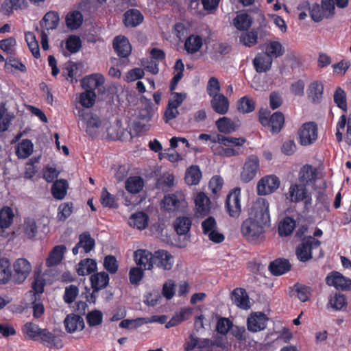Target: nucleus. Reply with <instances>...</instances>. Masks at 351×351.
I'll use <instances>...</instances> for the list:
<instances>
[{
    "mask_svg": "<svg viewBox=\"0 0 351 351\" xmlns=\"http://www.w3.org/2000/svg\"><path fill=\"white\" fill-rule=\"evenodd\" d=\"M254 218H248L241 224L242 235L250 241H257L264 232V226L270 222L269 202L263 197H258L252 208Z\"/></svg>",
    "mask_w": 351,
    "mask_h": 351,
    "instance_id": "obj_1",
    "label": "nucleus"
},
{
    "mask_svg": "<svg viewBox=\"0 0 351 351\" xmlns=\"http://www.w3.org/2000/svg\"><path fill=\"white\" fill-rule=\"evenodd\" d=\"M22 333L27 340L38 341L49 348L61 349L63 343L60 337L47 328H41L32 322H26L21 328Z\"/></svg>",
    "mask_w": 351,
    "mask_h": 351,
    "instance_id": "obj_2",
    "label": "nucleus"
},
{
    "mask_svg": "<svg viewBox=\"0 0 351 351\" xmlns=\"http://www.w3.org/2000/svg\"><path fill=\"white\" fill-rule=\"evenodd\" d=\"M258 121L265 128H268L272 134H278L285 125V116L277 111L272 114L267 109L261 108L258 110Z\"/></svg>",
    "mask_w": 351,
    "mask_h": 351,
    "instance_id": "obj_3",
    "label": "nucleus"
},
{
    "mask_svg": "<svg viewBox=\"0 0 351 351\" xmlns=\"http://www.w3.org/2000/svg\"><path fill=\"white\" fill-rule=\"evenodd\" d=\"M173 77L171 80L169 89L172 92L173 97L171 98L168 101L169 106L177 108L181 105L184 99H185V94L173 92L178 82L183 77V72L184 70V65L181 59H178L176 61L173 66Z\"/></svg>",
    "mask_w": 351,
    "mask_h": 351,
    "instance_id": "obj_4",
    "label": "nucleus"
},
{
    "mask_svg": "<svg viewBox=\"0 0 351 351\" xmlns=\"http://www.w3.org/2000/svg\"><path fill=\"white\" fill-rule=\"evenodd\" d=\"M225 208L230 217L239 218L241 213L240 188H234L228 193L225 201Z\"/></svg>",
    "mask_w": 351,
    "mask_h": 351,
    "instance_id": "obj_5",
    "label": "nucleus"
},
{
    "mask_svg": "<svg viewBox=\"0 0 351 351\" xmlns=\"http://www.w3.org/2000/svg\"><path fill=\"white\" fill-rule=\"evenodd\" d=\"M30 263L25 258H17L13 263L12 282L14 284H22L32 271Z\"/></svg>",
    "mask_w": 351,
    "mask_h": 351,
    "instance_id": "obj_6",
    "label": "nucleus"
},
{
    "mask_svg": "<svg viewBox=\"0 0 351 351\" xmlns=\"http://www.w3.org/2000/svg\"><path fill=\"white\" fill-rule=\"evenodd\" d=\"M317 125L313 121L306 122L298 130L299 143L304 146L314 143L317 139Z\"/></svg>",
    "mask_w": 351,
    "mask_h": 351,
    "instance_id": "obj_7",
    "label": "nucleus"
},
{
    "mask_svg": "<svg viewBox=\"0 0 351 351\" xmlns=\"http://www.w3.org/2000/svg\"><path fill=\"white\" fill-rule=\"evenodd\" d=\"M185 197L182 191L165 195L162 200L163 208L170 213L180 210L185 206Z\"/></svg>",
    "mask_w": 351,
    "mask_h": 351,
    "instance_id": "obj_8",
    "label": "nucleus"
},
{
    "mask_svg": "<svg viewBox=\"0 0 351 351\" xmlns=\"http://www.w3.org/2000/svg\"><path fill=\"white\" fill-rule=\"evenodd\" d=\"M259 170V159L256 155L248 156L241 173V180L245 183L254 178Z\"/></svg>",
    "mask_w": 351,
    "mask_h": 351,
    "instance_id": "obj_9",
    "label": "nucleus"
},
{
    "mask_svg": "<svg viewBox=\"0 0 351 351\" xmlns=\"http://www.w3.org/2000/svg\"><path fill=\"white\" fill-rule=\"evenodd\" d=\"M289 194L293 202H304L306 206L311 204V195L308 192L306 186L301 183L291 184L289 189Z\"/></svg>",
    "mask_w": 351,
    "mask_h": 351,
    "instance_id": "obj_10",
    "label": "nucleus"
},
{
    "mask_svg": "<svg viewBox=\"0 0 351 351\" xmlns=\"http://www.w3.org/2000/svg\"><path fill=\"white\" fill-rule=\"evenodd\" d=\"M326 283L337 290H351V279L343 276L340 272L332 271L326 278Z\"/></svg>",
    "mask_w": 351,
    "mask_h": 351,
    "instance_id": "obj_11",
    "label": "nucleus"
},
{
    "mask_svg": "<svg viewBox=\"0 0 351 351\" xmlns=\"http://www.w3.org/2000/svg\"><path fill=\"white\" fill-rule=\"evenodd\" d=\"M279 186L280 180L276 176H266L258 182L257 193L260 195H266L274 192Z\"/></svg>",
    "mask_w": 351,
    "mask_h": 351,
    "instance_id": "obj_12",
    "label": "nucleus"
},
{
    "mask_svg": "<svg viewBox=\"0 0 351 351\" xmlns=\"http://www.w3.org/2000/svg\"><path fill=\"white\" fill-rule=\"evenodd\" d=\"M173 256L167 250H158L155 252L154 265L164 270H170L173 265Z\"/></svg>",
    "mask_w": 351,
    "mask_h": 351,
    "instance_id": "obj_13",
    "label": "nucleus"
},
{
    "mask_svg": "<svg viewBox=\"0 0 351 351\" xmlns=\"http://www.w3.org/2000/svg\"><path fill=\"white\" fill-rule=\"evenodd\" d=\"M155 252L152 254L147 250L139 249L134 252V258L138 265L145 269H152L154 267Z\"/></svg>",
    "mask_w": 351,
    "mask_h": 351,
    "instance_id": "obj_14",
    "label": "nucleus"
},
{
    "mask_svg": "<svg viewBox=\"0 0 351 351\" xmlns=\"http://www.w3.org/2000/svg\"><path fill=\"white\" fill-rule=\"evenodd\" d=\"M267 34L268 32L263 27L259 26L256 29H252L250 32L242 34L240 36V42L245 46L251 47L257 43L258 36L263 37Z\"/></svg>",
    "mask_w": 351,
    "mask_h": 351,
    "instance_id": "obj_15",
    "label": "nucleus"
},
{
    "mask_svg": "<svg viewBox=\"0 0 351 351\" xmlns=\"http://www.w3.org/2000/svg\"><path fill=\"white\" fill-rule=\"evenodd\" d=\"M308 99L313 104H319L322 102L324 95V84L322 82L313 81L308 86Z\"/></svg>",
    "mask_w": 351,
    "mask_h": 351,
    "instance_id": "obj_16",
    "label": "nucleus"
},
{
    "mask_svg": "<svg viewBox=\"0 0 351 351\" xmlns=\"http://www.w3.org/2000/svg\"><path fill=\"white\" fill-rule=\"evenodd\" d=\"M205 39L200 35L191 34L184 40V49L187 54H195L200 51Z\"/></svg>",
    "mask_w": 351,
    "mask_h": 351,
    "instance_id": "obj_17",
    "label": "nucleus"
},
{
    "mask_svg": "<svg viewBox=\"0 0 351 351\" xmlns=\"http://www.w3.org/2000/svg\"><path fill=\"white\" fill-rule=\"evenodd\" d=\"M113 48L120 58H128L132 51L129 40L122 35L117 36L114 38Z\"/></svg>",
    "mask_w": 351,
    "mask_h": 351,
    "instance_id": "obj_18",
    "label": "nucleus"
},
{
    "mask_svg": "<svg viewBox=\"0 0 351 351\" xmlns=\"http://www.w3.org/2000/svg\"><path fill=\"white\" fill-rule=\"evenodd\" d=\"M254 67L257 73H265L270 70L273 60L265 53H258L253 61Z\"/></svg>",
    "mask_w": 351,
    "mask_h": 351,
    "instance_id": "obj_19",
    "label": "nucleus"
},
{
    "mask_svg": "<svg viewBox=\"0 0 351 351\" xmlns=\"http://www.w3.org/2000/svg\"><path fill=\"white\" fill-rule=\"evenodd\" d=\"M105 80L101 74L95 73L82 78L81 86L85 90L95 91L96 88L102 86Z\"/></svg>",
    "mask_w": 351,
    "mask_h": 351,
    "instance_id": "obj_20",
    "label": "nucleus"
},
{
    "mask_svg": "<svg viewBox=\"0 0 351 351\" xmlns=\"http://www.w3.org/2000/svg\"><path fill=\"white\" fill-rule=\"evenodd\" d=\"M66 250V248L64 245L53 247L46 259V265L50 267L59 265L63 259Z\"/></svg>",
    "mask_w": 351,
    "mask_h": 351,
    "instance_id": "obj_21",
    "label": "nucleus"
},
{
    "mask_svg": "<svg viewBox=\"0 0 351 351\" xmlns=\"http://www.w3.org/2000/svg\"><path fill=\"white\" fill-rule=\"evenodd\" d=\"M210 105L213 110L219 114H225L229 109L228 99L223 94L211 97Z\"/></svg>",
    "mask_w": 351,
    "mask_h": 351,
    "instance_id": "obj_22",
    "label": "nucleus"
},
{
    "mask_svg": "<svg viewBox=\"0 0 351 351\" xmlns=\"http://www.w3.org/2000/svg\"><path fill=\"white\" fill-rule=\"evenodd\" d=\"M267 320L264 313L255 314L247 319V329L251 332H258L264 330L267 326Z\"/></svg>",
    "mask_w": 351,
    "mask_h": 351,
    "instance_id": "obj_23",
    "label": "nucleus"
},
{
    "mask_svg": "<svg viewBox=\"0 0 351 351\" xmlns=\"http://www.w3.org/2000/svg\"><path fill=\"white\" fill-rule=\"evenodd\" d=\"M317 178V169L310 165L303 166L299 173L300 183L307 186L315 182Z\"/></svg>",
    "mask_w": 351,
    "mask_h": 351,
    "instance_id": "obj_24",
    "label": "nucleus"
},
{
    "mask_svg": "<svg viewBox=\"0 0 351 351\" xmlns=\"http://www.w3.org/2000/svg\"><path fill=\"white\" fill-rule=\"evenodd\" d=\"M66 330L72 333L79 330H82L84 328V322L83 318L79 315H69L64 322Z\"/></svg>",
    "mask_w": 351,
    "mask_h": 351,
    "instance_id": "obj_25",
    "label": "nucleus"
},
{
    "mask_svg": "<svg viewBox=\"0 0 351 351\" xmlns=\"http://www.w3.org/2000/svg\"><path fill=\"white\" fill-rule=\"evenodd\" d=\"M143 16L136 9H130L123 15V23L126 27H134L140 25L143 21Z\"/></svg>",
    "mask_w": 351,
    "mask_h": 351,
    "instance_id": "obj_26",
    "label": "nucleus"
},
{
    "mask_svg": "<svg viewBox=\"0 0 351 351\" xmlns=\"http://www.w3.org/2000/svg\"><path fill=\"white\" fill-rule=\"evenodd\" d=\"M109 280L108 274L104 271L93 274L90 280L94 292H98L99 290L106 288L109 283Z\"/></svg>",
    "mask_w": 351,
    "mask_h": 351,
    "instance_id": "obj_27",
    "label": "nucleus"
},
{
    "mask_svg": "<svg viewBox=\"0 0 351 351\" xmlns=\"http://www.w3.org/2000/svg\"><path fill=\"white\" fill-rule=\"evenodd\" d=\"M291 264L287 259L278 258L271 262L269 265L270 272L274 276H280L289 271Z\"/></svg>",
    "mask_w": 351,
    "mask_h": 351,
    "instance_id": "obj_28",
    "label": "nucleus"
},
{
    "mask_svg": "<svg viewBox=\"0 0 351 351\" xmlns=\"http://www.w3.org/2000/svg\"><path fill=\"white\" fill-rule=\"evenodd\" d=\"M97 264L95 260L86 258L81 260L77 265L76 272L79 276L89 275L96 271Z\"/></svg>",
    "mask_w": 351,
    "mask_h": 351,
    "instance_id": "obj_29",
    "label": "nucleus"
},
{
    "mask_svg": "<svg viewBox=\"0 0 351 351\" xmlns=\"http://www.w3.org/2000/svg\"><path fill=\"white\" fill-rule=\"evenodd\" d=\"M298 9L308 10L310 16L315 22H319L326 18L321 5L317 3H315L312 7H310L309 2L306 1L299 5Z\"/></svg>",
    "mask_w": 351,
    "mask_h": 351,
    "instance_id": "obj_30",
    "label": "nucleus"
},
{
    "mask_svg": "<svg viewBox=\"0 0 351 351\" xmlns=\"http://www.w3.org/2000/svg\"><path fill=\"white\" fill-rule=\"evenodd\" d=\"M192 220L188 217H178L173 222V228L179 236H186L189 233Z\"/></svg>",
    "mask_w": 351,
    "mask_h": 351,
    "instance_id": "obj_31",
    "label": "nucleus"
},
{
    "mask_svg": "<svg viewBox=\"0 0 351 351\" xmlns=\"http://www.w3.org/2000/svg\"><path fill=\"white\" fill-rule=\"evenodd\" d=\"M232 299L239 308L243 309H247L250 308L249 297L244 289H234L232 292Z\"/></svg>",
    "mask_w": 351,
    "mask_h": 351,
    "instance_id": "obj_32",
    "label": "nucleus"
},
{
    "mask_svg": "<svg viewBox=\"0 0 351 351\" xmlns=\"http://www.w3.org/2000/svg\"><path fill=\"white\" fill-rule=\"evenodd\" d=\"M83 21V15L78 10L68 12L65 18L66 25L71 30L78 29L82 25Z\"/></svg>",
    "mask_w": 351,
    "mask_h": 351,
    "instance_id": "obj_33",
    "label": "nucleus"
},
{
    "mask_svg": "<svg viewBox=\"0 0 351 351\" xmlns=\"http://www.w3.org/2000/svg\"><path fill=\"white\" fill-rule=\"evenodd\" d=\"M14 214L11 207L5 206L0 209V229L5 230L13 223Z\"/></svg>",
    "mask_w": 351,
    "mask_h": 351,
    "instance_id": "obj_34",
    "label": "nucleus"
},
{
    "mask_svg": "<svg viewBox=\"0 0 351 351\" xmlns=\"http://www.w3.org/2000/svg\"><path fill=\"white\" fill-rule=\"evenodd\" d=\"M265 53L273 60L282 56L285 53V49L279 41L271 40L265 45Z\"/></svg>",
    "mask_w": 351,
    "mask_h": 351,
    "instance_id": "obj_35",
    "label": "nucleus"
},
{
    "mask_svg": "<svg viewBox=\"0 0 351 351\" xmlns=\"http://www.w3.org/2000/svg\"><path fill=\"white\" fill-rule=\"evenodd\" d=\"M12 276L10 261L6 258H0V284L5 285L12 280Z\"/></svg>",
    "mask_w": 351,
    "mask_h": 351,
    "instance_id": "obj_36",
    "label": "nucleus"
},
{
    "mask_svg": "<svg viewBox=\"0 0 351 351\" xmlns=\"http://www.w3.org/2000/svg\"><path fill=\"white\" fill-rule=\"evenodd\" d=\"M295 227V220L290 217H285L279 222L278 232L280 236L287 237L293 232Z\"/></svg>",
    "mask_w": 351,
    "mask_h": 351,
    "instance_id": "obj_37",
    "label": "nucleus"
},
{
    "mask_svg": "<svg viewBox=\"0 0 351 351\" xmlns=\"http://www.w3.org/2000/svg\"><path fill=\"white\" fill-rule=\"evenodd\" d=\"M215 125L219 132L226 134H231L237 130L234 122L226 117L219 118L216 121Z\"/></svg>",
    "mask_w": 351,
    "mask_h": 351,
    "instance_id": "obj_38",
    "label": "nucleus"
},
{
    "mask_svg": "<svg viewBox=\"0 0 351 351\" xmlns=\"http://www.w3.org/2000/svg\"><path fill=\"white\" fill-rule=\"evenodd\" d=\"M60 18L57 12L49 11L47 12L40 23L41 27L49 30L56 29L58 25Z\"/></svg>",
    "mask_w": 351,
    "mask_h": 351,
    "instance_id": "obj_39",
    "label": "nucleus"
},
{
    "mask_svg": "<svg viewBox=\"0 0 351 351\" xmlns=\"http://www.w3.org/2000/svg\"><path fill=\"white\" fill-rule=\"evenodd\" d=\"M149 217L147 215L143 212H137L130 217L129 224L130 226L136 228L138 230L145 229L148 225Z\"/></svg>",
    "mask_w": 351,
    "mask_h": 351,
    "instance_id": "obj_40",
    "label": "nucleus"
},
{
    "mask_svg": "<svg viewBox=\"0 0 351 351\" xmlns=\"http://www.w3.org/2000/svg\"><path fill=\"white\" fill-rule=\"evenodd\" d=\"M101 120L95 114H93L86 121V132L92 138H95L99 135V129L101 126Z\"/></svg>",
    "mask_w": 351,
    "mask_h": 351,
    "instance_id": "obj_41",
    "label": "nucleus"
},
{
    "mask_svg": "<svg viewBox=\"0 0 351 351\" xmlns=\"http://www.w3.org/2000/svg\"><path fill=\"white\" fill-rule=\"evenodd\" d=\"M68 189V182L64 179H60L55 181L51 186V194L56 199L64 198Z\"/></svg>",
    "mask_w": 351,
    "mask_h": 351,
    "instance_id": "obj_42",
    "label": "nucleus"
},
{
    "mask_svg": "<svg viewBox=\"0 0 351 351\" xmlns=\"http://www.w3.org/2000/svg\"><path fill=\"white\" fill-rule=\"evenodd\" d=\"M202 171L197 165H192L185 173V182L188 185H197L202 178Z\"/></svg>",
    "mask_w": 351,
    "mask_h": 351,
    "instance_id": "obj_43",
    "label": "nucleus"
},
{
    "mask_svg": "<svg viewBox=\"0 0 351 351\" xmlns=\"http://www.w3.org/2000/svg\"><path fill=\"white\" fill-rule=\"evenodd\" d=\"M304 239L302 240V243L298 245L295 250V254L298 259L305 263L313 258L312 251Z\"/></svg>",
    "mask_w": 351,
    "mask_h": 351,
    "instance_id": "obj_44",
    "label": "nucleus"
},
{
    "mask_svg": "<svg viewBox=\"0 0 351 351\" xmlns=\"http://www.w3.org/2000/svg\"><path fill=\"white\" fill-rule=\"evenodd\" d=\"M214 141H217V143L226 147L242 146L246 142V139L243 137L235 138L232 136H226L220 134H217V140Z\"/></svg>",
    "mask_w": 351,
    "mask_h": 351,
    "instance_id": "obj_45",
    "label": "nucleus"
},
{
    "mask_svg": "<svg viewBox=\"0 0 351 351\" xmlns=\"http://www.w3.org/2000/svg\"><path fill=\"white\" fill-rule=\"evenodd\" d=\"M233 24L238 30L245 31L251 27L252 19L248 14L241 13L233 19Z\"/></svg>",
    "mask_w": 351,
    "mask_h": 351,
    "instance_id": "obj_46",
    "label": "nucleus"
},
{
    "mask_svg": "<svg viewBox=\"0 0 351 351\" xmlns=\"http://www.w3.org/2000/svg\"><path fill=\"white\" fill-rule=\"evenodd\" d=\"M78 245H80L84 253H89L95 246V241L91 237L89 232H84L79 235Z\"/></svg>",
    "mask_w": 351,
    "mask_h": 351,
    "instance_id": "obj_47",
    "label": "nucleus"
},
{
    "mask_svg": "<svg viewBox=\"0 0 351 351\" xmlns=\"http://www.w3.org/2000/svg\"><path fill=\"white\" fill-rule=\"evenodd\" d=\"M34 145L29 139H23L16 147V154L19 158H27L33 152Z\"/></svg>",
    "mask_w": 351,
    "mask_h": 351,
    "instance_id": "obj_48",
    "label": "nucleus"
},
{
    "mask_svg": "<svg viewBox=\"0 0 351 351\" xmlns=\"http://www.w3.org/2000/svg\"><path fill=\"white\" fill-rule=\"evenodd\" d=\"M143 180L139 176L130 177L125 182L126 190L133 194L139 193L143 189Z\"/></svg>",
    "mask_w": 351,
    "mask_h": 351,
    "instance_id": "obj_49",
    "label": "nucleus"
},
{
    "mask_svg": "<svg viewBox=\"0 0 351 351\" xmlns=\"http://www.w3.org/2000/svg\"><path fill=\"white\" fill-rule=\"evenodd\" d=\"M208 197L205 195L204 193H199L195 199V204L197 212L201 215H206L209 212V208L206 206V203L209 202Z\"/></svg>",
    "mask_w": 351,
    "mask_h": 351,
    "instance_id": "obj_50",
    "label": "nucleus"
},
{
    "mask_svg": "<svg viewBox=\"0 0 351 351\" xmlns=\"http://www.w3.org/2000/svg\"><path fill=\"white\" fill-rule=\"evenodd\" d=\"M23 232L29 239L34 238L38 232V227L34 219L27 217L24 219Z\"/></svg>",
    "mask_w": 351,
    "mask_h": 351,
    "instance_id": "obj_51",
    "label": "nucleus"
},
{
    "mask_svg": "<svg viewBox=\"0 0 351 351\" xmlns=\"http://www.w3.org/2000/svg\"><path fill=\"white\" fill-rule=\"evenodd\" d=\"M334 102L338 108L346 112L348 110V104L346 93L341 87H337L333 95Z\"/></svg>",
    "mask_w": 351,
    "mask_h": 351,
    "instance_id": "obj_52",
    "label": "nucleus"
},
{
    "mask_svg": "<svg viewBox=\"0 0 351 351\" xmlns=\"http://www.w3.org/2000/svg\"><path fill=\"white\" fill-rule=\"evenodd\" d=\"M256 106L255 101L250 99L247 96L241 97L237 103V108L239 112L243 113H250L254 110Z\"/></svg>",
    "mask_w": 351,
    "mask_h": 351,
    "instance_id": "obj_53",
    "label": "nucleus"
},
{
    "mask_svg": "<svg viewBox=\"0 0 351 351\" xmlns=\"http://www.w3.org/2000/svg\"><path fill=\"white\" fill-rule=\"evenodd\" d=\"M328 305H330L335 311H340L347 306L346 298L342 293H336L330 297Z\"/></svg>",
    "mask_w": 351,
    "mask_h": 351,
    "instance_id": "obj_54",
    "label": "nucleus"
},
{
    "mask_svg": "<svg viewBox=\"0 0 351 351\" xmlns=\"http://www.w3.org/2000/svg\"><path fill=\"white\" fill-rule=\"evenodd\" d=\"M95 92L90 90H86L80 95V103L85 108L92 107L95 104Z\"/></svg>",
    "mask_w": 351,
    "mask_h": 351,
    "instance_id": "obj_55",
    "label": "nucleus"
},
{
    "mask_svg": "<svg viewBox=\"0 0 351 351\" xmlns=\"http://www.w3.org/2000/svg\"><path fill=\"white\" fill-rule=\"evenodd\" d=\"M100 202L104 207L117 208L115 196L110 193L106 188L101 191Z\"/></svg>",
    "mask_w": 351,
    "mask_h": 351,
    "instance_id": "obj_56",
    "label": "nucleus"
},
{
    "mask_svg": "<svg viewBox=\"0 0 351 351\" xmlns=\"http://www.w3.org/2000/svg\"><path fill=\"white\" fill-rule=\"evenodd\" d=\"M86 322L90 327L100 325L103 322L102 312L96 309L88 312L86 315Z\"/></svg>",
    "mask_w": 351,
    "mask_h": 351,
    "instance_id": "obj_57",
    "label": "nucleus"
},
{
    "mask_svg": "<svg viewBox=\"0 0 351 351\" xmlns=\"http://www.w3.org/2000/svg\"><path fill=\"white\" fill-rule=\"evenodd\" d=\"M82 47V41L79 36L71 35L66 40V49L71 53L77 52Z\"/></svg>",
    "mask_w": 351,
    "mask_h": 351,
    "instance_id": "obj_58",
    "label": "nucleus"
},
{
    "mask_svg": "<svg viewBox=\"0 0 351 351\" xmlns=\"http://www.w3.org/2000/svg\"><path fill=\"white\" fill-rule=\"evenodd\" d=\"M78 294V287L76 285H71L65 288L63 300L65 303L70 304L75 300Z\"/></svg>",
    "mask_w": 351,
    "mask_h": 351,
    "instance_id": "obj_59",
    "label": "nucleus"
},
{
    "mask_svg": "<svg viewBox=\"0 0 351 351\" xmlns=\"http://www.w3.org/2000/svg\"><path fill=\"white\" fill-rule=\"evenodd\" d=\"M58 218L60 221H65L73 212L71 202L62 203L58 206Z\"/></svg>",
    "mask_w": 351,
    "mask_h": 351,
    "instance_id": "obj_60",
    "label": "nucleus"
},
{
    "mask_svg": "<svg viewBox=\"0 0 351 351\" xmlns=\"http://www.w3.org/2000/svg\"><path fill=\"white\" fill-rule=\"evenodd\" d=\"M220 90L221 86L218 79L215 77H210L206 86V92L208 95L210 97L219 95Z\"/></svg>",
    "mask_w": 351,
    "mask_h": 351,
    "instance_id": "obj_61",
    "label": "nucleus"
},
{
    "mask_svg": "<svg viewBox=\"0 0 351 351\" xmlns=\"http://www.w3.org/2000/svg\"><path fill=\"white\" fill-rule=\"evenodd\" d=\"M78 69L77 64L73 62H69L68 64L64 69L63 75H66V80H69L71 82H77V79L75 77L77 70Z\"/></svg>",
    "mask_w": 351,
    "mask_h": 351,
    "instance_id": "obj_62",
    "label": "nucleus"
},
{
    "mask_svg": "<svg viewBox=\"0 0 351 351\" xmlns=\"http://www.w3.org/2000/svg\"><path fill=\"white\" fill-rule=\"evenodd\" d=\"M233 326L230 319L226 317H220L216 325V330L221 334L226 335Z\"/></svg>",
    "mask_w": 351,
    "mask_h": 351,
    "instance_id": "obj_63",
    "label": "nucleus"
},
{
    "mask_svg": "<svg viewBox=\"0 0 351 351\" xmlns=\"http://www.w3.org/2000/svg\"><path fill=\"white\" fill-rule=\"evenodd\" d=\"M295 291L297 292V295L298 299L301 302H306L308 300L311 296V289L310 287L303 285L301 284H296L295 285Z\"/></svg>",
    "mask_w": 351,
    "mask_h": 351,
    "instance_id": "obj_64",
    "label": "nucleus"
}]
</instances>
